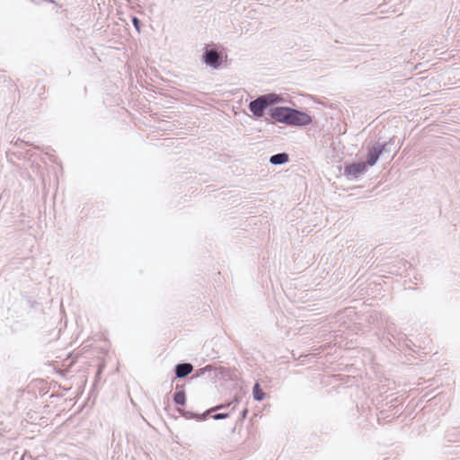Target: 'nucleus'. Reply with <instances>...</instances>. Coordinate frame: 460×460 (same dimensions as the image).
I'll return each mask as SVG.
<instances>
[{
	"instance_id": "obj_16",
	"label": "nucleus",
	"mask_w": 460,
	"mask_h": 460,
	"mask_svg": "<svg viewBox=\"0 0 460 460\" xmlns=\"http://www.w3.org/2000/svg\"><path fill=\"white\" fill-rule=\"evenodd\" d=\"M132 23H133V26L135 27V29L137 30V32H140V25H141V22L140 20L134 16L132 18Z\"/></svg>"
},
{
	"instance_id": "obj_17",
	"label": "nucleus",
	"mask_w": 460,
	"mask_h": 460,
	"mask_svg": "<svg viewBox=\"0 0 460 460\" xmlns=\"http://www.w3.org/2000/svg\"><path fill=\"white\" fill-rule=\"evenodd\" d=\"M212 367L210 365L206 366L205 367L200 369L201 374H204L206 371L211 370Z\"/></svg>"
},
{
	"instance_id": "obj_1",
	"label": "nucleus",
	"mask_w": 460,
	"mask_h": 460,
	"mask_svg": "<svg viewBox=\"0 0 460 460\" xmlns=\"http://www.w3.org/2000/svg\"><path fill=\"white\" fill-rule=\"evenodd\" d=\"M283 98L281 95L270 93L258 96L256 99L250 102L248 108L255 118H261L265 111L270 106L282 102Z\"/></svg>"
},
{
	"instance_id": "obj_14",
	"label": "nucleus",
	"mask_w": 460,
	"mask_h": 460,
	"mask_svg": "<svg viewBox=\"0 0 460 460\" xmlns=\"http://www.w3.org/2000/svg\"><path fill=\"white\" fill-rule=\"evenodd\" d=\"M232 403H233V402H231V404H232ZM229 405H230V403H228V404H218V405H217V406H215V407L210 408L209 410H208V411H206V414H207V416H208L210 412H212V411H217L223 410V409H226V408H227Z\"/></svg>"
},
{
	"instance_id": "obj_9",
	"label": "nucleus",
	"mask_w": 460,
	"mask_h": 460,
	"mask_svg": "<svg viewBox=\"0 0 460 460\" xmlns=\"http://www.w3.org/2000/svg\"><path fill=\"white\" fill-rule=\"evenodd\" d=\"M384 324V328L387 332L389 335H391L394 339H395V336L399 334L397 332V327L395 323L393 322V320L389 317L385 318Z\"/></svg>"
},
{
	"instance_id": "obj_5",
	"label": "nucleus",
	"mask_w": 460,
	"mask_h": 460,
	"mask_svg": "<svg viewBox=\"0 0 460 460\" xmlns=\"http://www.w3.org/2000/svg\"><path fill=\"white\" fill-rule=\"evenodd\" d=\"M367 170V164L365 162L352 163L346 164L344 167V174L354 179L364 174Z\"/></svg>"
},
{
	"instance_id": "obj_15",
	"label": "nucleus",
	"mask_w": 460,
	"mask_h": 460,
	"mask_svg": "<svg viewBox=\"0 0 460 460\" xmlns=\"http://www.w3.org/2000/svg\"><path fill=\"white\" fill-rule=\"evenodd\" d=\"M212 417L216 420H225L229 417V413H226V412L216 413Z\"/></svg>"
},
{
	"instance_id": "obj_19",
	"label": "nucleus",
	"mask_w": 460,
	"mask_h": 460,
	"mask_svg": "<svg viewBox=\"0 0 460 460\" xmlns=\"http://www.w3.org/2000/svg\"><path fill=\"white\" fill-rule=\"evenodd\" d=\"M175 388H176L177 391L183 390V385H176Z\"/></svg>"
},
{
	"instance_id": "obj_4",
	"label": "nucleus",
	"mask_w": 460,
	"mask_h": 460,
	"mask_svg": "<svg viewBox=\"0 0 460 460\" xmlns=\"http://www.w3.org/2000/svg\"><path fill=\"white\" fill-rule=\"evenodd\" d=\"M289 108L287 106H275L269 110V115L275 121L288 125L289 117Z\"/></svg>"
},
{
	"instance_id": "obj_12",
	"label": "nucleus",
	"mask_w": 460,
	"mask_h": 460,
	"mask_svg": "<svg viewBox=\"0 0 460 460\" xmlns=\"http://www.w3.org/2000/svg\"><path fill=\"white\" fill-rule=\"evenodd\" d=\"M252 396L253 399L257 402L262 401L265 397V393L262 391L258 383H256L252 388Z\"/></svg>"
},
{
	"instance_id": "obj_18",
	"label": "nucleus",
	"mask_w": 460,
	"mask_h": 460,
	"mask_svg": "<svg viewBox=\"0 0 460 460\" xmlns=\"http://www.w3.org/2000/svg\"><path fill=\"white\" fill-rule=\"evenodd\" d=\"M247 412H248V410H247V409H244V410L243 411V412H242V417H243V418H245V417H246Z\"/></svg>"
},
{
	"instance_id": "obj_6",
	"label": "nucleus",
	"mask_w": 460,
	"mask_h": 460,
	"mask_svg": "<svg viewBox=\"0 0 460 460\" xmlns=\"http://www.w3.org/2000/svg\"><path fill=\"white\" fill-rule=\"evenodd\" d=\"M381 156L379 142H376L369 149L365 162L367 166H374Z\"/></svg>"
},
{
	"instance_id": "obj_2",
	"label": "nucleus",
	"mask_w": 460,
	"mask_h": 460,
	"mask_svg": "<svg viewBox=\"0 0 460 460\" xmlns=\"http://www.w3.org/2000/svg\"><path fill=\"white\" fill-rule=\"evenodd\" d=\"M289 111L288 126L303 127L312 122L311 116L306 112L293 108H289Z\"/></svg>"
},
{
	"instance_id": "obj_11",
	"label": "nucleus",
	"mask_w": 460,
	"mask_h": 460,
	"mask_svg": "<svg viewBox=\"0 0 460 460\" xmlns=\"http://www.w3.org/2000/svg\"><path fill=\"white\" fill-rule=\"evenodd\" d=\"M172 400L177 405H184L186 403V394L184 390L176 391L173 394Z\"/></svg>"
},
{
	"instance_id": "obj_8",
	"label": "nucleus",
	"mask_w": 460,
	"mask_h": 460,
	"mask_svg": "<svg viewBox=\"0 0 460 460\" xmlns=\"http://www.w3.org/2000/svg\"><path fill=\"white\" fill-rule=\"evenodd\" d=\"M289 155L287 153H279L270 157V163L273 165H281L288 163Z\"/></svg>"
},
{
	"instance_id": "obj_13",
	"label": "nucleus",
	"mask_w": 460,
	"mask_h": 460,
	"mask_svg": "<svg viewBox=\"0 0 460 460\" xmlns=\"http://www.w3.org/2000/svg\"><path fill=\"white\" fill-rule=\"evenodd\" d=\"M394 144V138H390L388 142L380 143V149H381V155L384 153H390L391 152V146Z\"/></svg>"
},
{
	"instance_id": "obj_10",
	"label": "nucleus",
	"mask_w": 460,
	"mask_h": 460,
	"mask_svg": "<svg viewBox=\"0 0 460 460\" xmlns=\"http://www.w3.org/2000/svg\"><path fill=\"white\" fill-rule=\"evenodd\" d=\"M178 411L181 413V415L182 417H184L187 420L197 419L198 420H204L207 418L206 412H204L202 414H198V413H194L192 411H185V410H181V409H178Z\"/></svg>"
},
{
	"instance_id": "obj_7",
	"label": "nucleus",
	"mask_w": 460,
	"mask_h": 460,
	"mask_svg": "<svg viewBox=\"0 0 460 460\" xmlns=\"http://www.w3.org/2000/svg\"><path fill=\"white\" fill-rule=\"evenodd\" d=\"M193 370V366L190 363H178L174 367V374L177 378H185Z\"/></svg>"
},
{
	"instance_id": "obj_3",
	"label": "nucleus",
	"mask_w": 460,
	"mask_h": 460,
	"mask_svg": "<svg viewBox=\"0 0 460 460\" xmlns=\"http://www.w3.org/2000/svg\"><path fill=\"white\" fill-rule=\"evenodd\" d=\"M202 61L209 67L217 68L222 64V55L215 49H206Z\"/></svg>"
}]
</instances>
